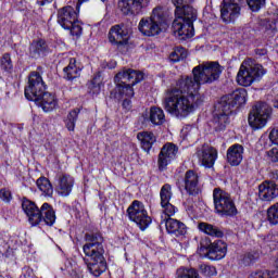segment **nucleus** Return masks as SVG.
Segmentation results:
<instances>
[{"label":"nucleus","instance_id":"nucleus-1","mask_svg":"<svg viewBox=\"0 0 278 278\" xmlns=\"http://www.w3.org/2000/svg\"><path fill=\"white\" fill-rule=\"evenodd\" d=\"M225 67L218 61H207L197 65L192 70V76H180L176 88L168 92L164 101V109L177 118H186L203 105V98L199 94V87L205 84H214L220 79Z\"/></svg>","mask_w":278,"mask_h":278},{"label":"nucleus","instance_id":"nucleus-2","mask_svg":"<svg viewBox=\"0 0 278 278\" xmlns=\"http://www.w3.org/2000/svg\"><path fill=\"white\" fill-rule=\"evenodd\" d=\"M83 262L93 277H101L108 270V260H105V238L99 228H89L84 236Z\"/></svg>","mask_w":278,"mask_h":278},{"label":"nucleus","instance_id":"nucleus-3","mask_svg":"<svg viewBox=\"0 0 278 278\" xmlns=\"http://www.w3.org/2000/svg\"><path fill=\"white\" fill-rule=\"evenodd\" d=\"M247 89H237L229 94L223 96L215 104L212 112L210 127L216 134L225 131L229 125V118L240 112V108L247 104Z\"/></svg>","mask_w":278,"mask_h":278},{"label":"nucleus","instance_id":"nucleus-4","mask_svg":"<svg viewBox=\"0 0 278 278\" xmlns=\"http://www.w3.org/2000/svg\"><path fill=\"white\" fill-rule=\"evenodd\" d=\"M175 5V20L172 23V31L178 40H190L194 38V21L199 18V13L192 3L194 0H172Z\"/></svg>","mask_w":278,"mask_h":278},{"label":"nucleus","instance_id":"nucleus-5","mask_svg":"<svg viewBox=\"0 0 278 278\" xmlns=\"http://www.w3.org/2000/svg\"><path fill=\"white\" fill-rule=\"evenodd\" d=\"M24 96L27 101H34L43 112H53L58 105L55 93L47 91V84H45L40 72L37 71L28 74V86L24 89Z\"/></svg>","mask_w":278,"mask_h":278},{"label":"nucleus","instance_id":"nucleus-6","mask_svg":"<svg viewBox=\"0 0 278 278\" xmlns=\"http://www.w3.org/2000/svg\"><path fill=\"white\" fill-rule=\"evenodd\" d=\"M22 210L28 218L30 227H38V229H45V227H53L58 216L55 215V208L48 202H45L41 207H38L36 202L29 200L27 197L22 198Z\"/></svg>","mask_w":278,"mask_h":278},{"label":"nucleus","instance_id":"nucleus-7","mask_svg":"<svg viewBox=\"0 0 278 278\" xmlns=\"http://www.w3.org/2000/svg\"><path fill=\"white\" fill-rule=\"evenodd\" d=\"M166 27H168V20L166 18V13H164V8L162 7H155L152 10L151 15L142 17L138 25L140 34L148 38L160 36Z\"/></svg>","mask_w":278,"mask_h":278},{"label":"nucleus","instance_id":"nucleus-8","mask_svg":"<svg viewBox=\"0 0 278 278\" xmlns=\"http://www.w3.org/2000/svg\"><path fill=\"white\" fill-rule=\"evenodd\" d=\"M213 203L215 214L222 218H233L239 214L236 202L231 199V193L220 188L213 190Z\"/></svg>","mask_w":278,"mask_h":278},{"label":"nucleus","instance_id":"nucleus-9","mask_svg":"<svg viewBox=\"0 0 278 278\" xmlns=\"http://www.w3.org/2000/svg\"><path fill=\"white\" fill-rule=\"evenodd\" d=\"M197 253L200 257H207L212 262H216L227 255V244L220 239L212 242L210 237L204 236L200 239Z\"/></svg>","mask_w":278,"mask_h":278},{"label":"nucleus","instance_id":"nucleus-10","mask_svg":"<svg viewBox=\"0 0 278 278\" xmlns=\"http://www.w3.org/2000/svg\"><path fill=\"white\" fill-rule=\"evenodd\" d=\"M273 116V106L266 102H256L250 110L248 123L252 131L264 129Z\"/></svg>","mask_w":278,"mask_h":278},{"label":"nucleus","instance_id":"nucleus-11","mask_svg":"<svg viewBox=\"0 0 278 278\" xmlns=\"http://www.w3.org/2000/svg\"><path fill=\"white\" fill-rule=\"evenodd\" d=\"M266 73L262 64H250L249 61H243L237 74V84L249 88L253 81H260Z\"/></svg>","mask_w":278,"mask_h":278},{"label":"nucleus","instance_id":"nucleus-12","mask_svg":"<svg viewBox=\"0 0 278 278\" xmlns=\"http://www.w3.org/2000/svg\"><path fill=\"white\" fill-rule=\"evenodd\" d=\"M126 216H128L131 223H136L140 231H147L149 226L153 223V218L149 216V212L144 207V203L140 200H135L128 206L126 211Z\"/></svg>","mask_w":278,"mask_h":278},{"label":"nucleus","instance_id":"nucleus-13","mask_svg":"<svg viewBox=\"0 0 278 278\" xmlns=\"http://www.w3.org/2000/svg\"><path fill=\"white\" fill-rule=\"evenodd\" d=\"M242 3L244 0H223L219 5L223 23L226 25L236 23V20L240 17V12H242Z\"/></svg>","mask_w":278,"mask_h":278},{"label":"nucleus","instance_id":"nucleus-14","mask_svg":"<svg viewBox=\"0 0 278 278\" xmlns=\"http://www.w3.org/2000/svg\"><path fill=\"white\" fill-rule=\"evenodd\" d=\"M151 0H119L118 8L124 16H140L149 10Z\"/></svg>","mask_w":278,"mask_h":278},{"label":"nucleus","instance_id":"nucleus-15","mask_svg":"<svg viewBox=\"0 0 278 278\" xmlns=\"http://www.w3.org/2000/svg\"><path fill=\"white\" fill-rule=\"evenodd\" d=\"M109 42L113 47H117L118 50L123 49V47H127L129 45V40L131 37L129 36V28L125 25V23H121L117 25H113L109 30Z\"/></svg>","mask_w":278,"mask_h":278},{"label":"nucleus","instance_id":"nucleus-16","mask_svg":"<svg viewBox=\"0 0 278 278\" xmlns=\"http://www.w3.org/2000/svg\"><path fill=\"white\" fill-rule=\"evenodd\" d=\"M144 80V73L140 70H134L127 66L122 67V70L114 76V84H122L125 86H137L140 81Z\"/></svg>","mask_w":278,"mask_h":278},{"label":"nucleus","instance_id":"nucleus-17","mask_svg":"<svg viewBox=\"0 0 278 278\" xmlns=\"http://www.w3.org/2000/svg\"><path fill=\"white\" fill-rule=\"evenodd\" d=\"M176 185L180 191L184 188L189 197H199L203 192L199 187V174L194 169H188L182 178V185L179 182H176Z\"/></svg>","mask_w":278,"mask_h":278},{"label":"nucleus","instance_id":"nucleus-18","mask_svg":"<svg viewBox=\"0 0 278 278\" xmlns=\"http://www.w3.org/2000/svg\"><path fill=\"white\" fill-rule=\"evenodd\" d=\"M177 153H179V147L173 142H167L162 147L157 159L160 173H164L168 168V164L177 157Z\"/></svg>","mask_w":278,"mask_h":278},{"label":"nucleus","instance_id":"nucleus-19","mask_svg":"<svg viewBox=\"0 0 278 278\" xmlns=\"http://www.w3.org/2000/svg\"><path fill=\"white\" fill-rule=\"evenodd\" d=\"M51 53V48L47 42V39L37 38L34 39L28 47V58L30 60H40L41 58H47Z\"/></svg>","mask_w":278,"mask_h":278},{"label":"nucleus","instance_id":"nucleus-20","mask_svg":"<svg viewBox=\"0 0 278 278\" xmlns=\"http://www.w3.org/2000/svg\"><path fill=\"white\" fill-rule=\"evenodd\" d=\"M139 123L141 125H147V123H152V125L160 127L166 123V115H164V110L160 106H151L150 112H143L139 117Z\"/></svg>","mask_w":278,"mask_h":278},{"label":"nucleus","instance_id":"nucleus-21","mask_svg":"<svg viewBox=\"0 0 278 278\" xmlns=\"http://www.w3.org/2000/svg\"><path fill=\"white\" fill-rule=\"evenodd\" d=\"M79 12L80 10L77 11V7L73 8L72 5H65L59 9L56 13L59 25L64 29L67 25L75 23L79 18Z\"/></svg>","mask_w":278,"mask_h":278},{"label":"nucleus","instance_id":"nucleus-22","mask_svg":"<svg viewBox=\"0 0 278 278\" xmlns=\"http://www.w3.org/2000/svg\"><path fill=\"white\" fill-rule=\"evenodd\" d=\"M199 155L202 166L205 168H213L216 160H218V150L207 143H204Z\"/></svg>","mask_w":278,"mask_h":278},{"label":"nucleus","instance_id":"nucleus-23","mask_svg":"<svg viewBox=\"0 0 278 278\" xmlns=\"http://www.w3.org/2000/svg\"><path fill=\"white\" fill-rule=\"evenodd\" d=\"M135 94L136 92L134 91L132 86L115 83V88L110 91L109 97L113 101H116V103H121L123 99L135 97Z\"/></svg>","mask_w":278,"mask_h":278},{"label":"nucleus","instance_id":"nucleus-24","mask_svg":"<svg viewBox=\"0 0 278 278\" xmlns=\"http://www.w3.org/2000/svg\"><path fill=\"white\" fill-rule=\"evenodd\" d=\"M244 147L240 143L230 146L226 153V162L230 166H240L244 160Z\"/></svg>","mask_w":278,"mask_h":278},{"label":"nucleus","instance_id":"nucleus-25","mask_svg":"<svg viewBox=\"0 0 278 278\" xmlns=\"http://www.w3.org/2000/svg\"><path fill=\"white\" fill-rule=\"evenodd\" d=\"M163 222H165L167 233L174 235L176 238H181V236H186V233H188V226H186L181 220L164 218Z\"/></svg>","mask_w":278,"mask_h":278},{"label":"nucleus","instance_id":"nucleus-26","mask_svg":"<svg viewBox=\"0 0 278 278\" xmlns=\"http://www.w3.org/2000/svg\"><path fill=\"white\" fill-rule=\"evenodd\" d=\"M73 186H75V178L70 174H63L59 178V184L56 186V192L60 197H68L73 192Z\"/></svg>","mask_w":278,"mask_h":278},{"label":"nucleus","instance_id":"nucleus-27","mask_svg":"<svg viewBox=\"0 0 278 278\" xmlns=\"http://www.w3.org/2000/svg\"><path fill=\"white\" fill-rule=\"evenodd\" d=\"M257 30L271 38L277 34V20L275 17L261 18L257 22Z\"/></svg>","mask_w":278,"mask_h":278},{"label":"nucleus","instance_id":"nucleus-28","mask_svg":"<svg viewBox=\"0 0 278 278\" xmlns=\"http://www.w3.org/2000/svg\"><path fill=\"white\" fill-rule=\"evenodd\" d=\"M260 194L264 201H273L278 197V185L273 180H266L258 186Z\"/></svg>","mask_w":278,"mask_h":278},{"label":"nucleus","instance_id":"nucleus-29","mask_svg":"<svg viewBox=\"0 0 278 278\" xmlns=\"http://www.w3.org/2000/svg\"><path fill=\"white\" fill-rule=\"evenodd\" d=\"M81 75V67L77 66V59L71 58L67 66L63 68V79L73 81Z\"/></svg>","mask_w":278,"mask_h":278},{"label":"nucleus","instance_id":"nucleus-30","mask_svg":"<svg viewBox=\"0 0 278 278\" xmlns=\"http://www.w3.org/2000/svg\"><path fill=\"white\" fill-rule=\"evenodd\" d=\"M198 229L211 238H225V231H223V228L206 222H200L198 224Z\"/></svg>","mask_w":278,"mask_h":278},{"label":"nucleus","instance_id":"nucleus-31","mask_svg":"<svg viewBox=\"0 0 278 278\" xmlns=\"http://www.w3.org/2000/svg\"><path fill=\"white\" fill-rule=\"evenodd\" d=\"M137 139L141 142V149L149 153L153 149V144L157 142V137L152 131H140Z\"/></svg>","mask_w":278,"mask_h":278},{"label":"nucleus","instance_id":"nucleus-32","mask_svg":"<svg viewBox=\"0 0 278 278\" xmlns=\"http://www.w3.org/2000/svg\"><path fill=\"white\" fill-rule=\"evenodd\" d=\"M260 257H261L260 251L252 250V251L245 252L240 256L239 264L240 266H245V267L253 266L254 264H257V262H260Z\"/></svg>","mask_w":278,"mask_h":278},{"label":"nucleus","instance_id":"nucleus-33","mask_svg":"<svg viewBox=\"0 0 278 278\" xmlns=\"http://www.w3.org/2000/svg\"><path fill=\"white\" fill-rule=\"evenodd\" d=\"M81 110H84L83 106L75 108L67 113L64 123L68 131H75V125H77V119L79 118V113L81 112Z\"/></svg>","mask_w":278,"mask_h":278},{"label":"nucleus","instance_id":"nucleus-34","mask_svg":"<svg viewBox=\"0 0 278 278\" xmlns=\"http://www.w3.org/2000/svg\"><path fill=\"white\" fill-rule=\"evenodd\" d=\"M101 71H98L91 80L87 83V90L92 97L101 93Z\"/></svg>","mask_w":278,"mask_h":278},{"label":"nucleus","instance_id":"nucleus-35","mask_svg":"<svg viewBox=\"0 0 278 278\" xmlns=\"http://www.w3.org/2000/svg\"><path fill=\"white\" fill-rule=\"evenodd\" d=\"M36 186L46 197H53V185L49 178L45 176L39 177L36 181Z\"/></svg>","mask_w":278,"mask_h":278},{"label":"nucleus","instance_id":"nucleus-36","mask_svg":"<svg viewBox=\"0 0 278 278\" xmlns=\"http://www.w3.org/2000/svg\"><path fill=\"white\" fill-rule=\"evenodd\" d=\"M0 68L3 73H7V75L14 73V63L12 62V54H10V52L2 54L0 58Z\"/></svg>","mask_w":278,"mask_h":278},{"label":"nucleus","instance_id":"nucleus-37","mask_svg":"<svg viewBox=\"0 0 278 278\" xmlns=\"http://www.w3.org/2000/svg\"><path fill=\"white\" fill-rule=\"evenodd\" d=\"M186 58H188L186 48L178 46L169 53L168 60L172 64H177V62H181V60H186Z\"/></svg>","mask_w":278,"mask_h":278},{"label":"nucleus","instance_id":"nucleus-38","mask_svg":"<svg viewBox=\"0 0 278 278\" xmlns=\"http://www.w3.org/2000/svg\"><path fill=\"white\" fill-rule=\"evenodd\" d=\"M81 25H84V22L79 21L78 18L72 24L65 26L63 29L70 31L71 36H74L77 40H79V38H81V35L84 34V27H81Z\"/></svg>","mask_w":278,"mask_h":278},{"label":"nucleus","instance_id":"nucleus-39","mask_svg":"<svg viewBox=\"0 0 278 278\" xmlns=\"http://www.w3.org/2000/svg\"><path fill=\"white\" fill-rule=\"evenodd\" d=\"M248 278H278V268L275 270L268 269H258L256 271H252Z\"/></svg>","mask_w":278,"mask_h":278},{"label":"nucleus","instance_id":"nucleus-40","mask_svg":"<svg viewBox=\"0 0 278 278\" xmlns=\"http://www.w3.org/2000/svg\"><path fill=\"white\" fill-rule=\"evenodd\" d=\"M177 278H200L199 270L195 268L180 267L176 271Z\"/></svg>","mask_w":278,"mask_h":278},{"label":"nucleus","instance_id":"nucleus-41","mask_svg":"<svg viewBox=\"0 0 278 278\" xmlns=\"http://www.w3.org/2000/svg\"><path fill=\"white\" fill-rule=\"evenodd\" d=\"M161 205L170 202L173 199V187L170 184H165L160 191Z\"/></svg>","mask_w":278,"mask_h":278},{"label":"nucleus","instance_id":"nucleus-42","mask_svg":"<svg viewBox=\"0 0 278 278\" xmlns=\"http://www.w3.org/2000/svg\"><path fill=\"white\" fill-rule=\"evenodd\" d=\"M267 220L270 225H278V202L268 207Z\"/></svg>","mask_w":278,"mask_h":278},{"label":"nucleus","instance_id":"nucleus-43","mask_svg":"<svg viewBox=\"0 0 278 278\" xmlns=\"http://www.w3.org/2000/svg\"><path fill=\"white\" fill-rule=\"evenodd\" d=\"M247 4L251 12H260L266 8V0H247Z\"/></svg>","mask_w":278,"mask_h":278},{"label":"nucleus","instance_id":"nucleus-44","mask_svg":"<svg viewBox=\"0 0 278 278\" xmlns=\"http://www.w3.org/2000/svg\"><path fill=\"white\" fill-rule=\"evenodd\" d=\"M161 207H163V213L167 216L165 218H173L170 216H175L178 212L177 206L173 205L170 202L161 204Z\"/></svg>","mask_w":278,"mask_h":278},{"label":"nucleus","instance_id":"nucleus-45","mask_svg":"<svg viewBox=\"0 0 278 278\" xmlns=\"http://www.w3.org/2000/svg\"><path fill=\"white\" fill-rule=\"evenodd\" d=\"M201 275L204 277H215L216 275V267L202 264L199 266Z\"/></svg>","mask_w":278,"mask_h":278},{"label":"nucleus","instance_id":"nucleus-46","mask_svg":"<svg viewBox=\"0 0 278 278\" xmlns=\"http://www.w3.org/2000/svg\"><path fill=\"white\" fill-rule=\"evenodd\" d=\"M0 199L4 203H11L12 201V191L8 188H2L0 189Z\"/></svg>","mask_w":278,"mask_h":278},{"label":"nucleus","instance_id":"nucleus-47","mask_svg":"<svg viewBox=\"0 0 278 278\" xmlns=\"http://www.w3.org/2000/svg\"><path fill=\"white\" fill-rule=\"evenodd\" d=\"M131 99H134V97L124 98L121 101L122 102V108H123L125 113L131 112V110L134 108V103L131 102Z\"/></svg>","mask_w":278,"mask_h":278},{"label":"nucleus","instance_id":"nucleus-48","mask_svg":"<svg viewBox=\"0 0 278 278\" xmlns=\"http://www.w3.org/2000/svg\"><path fill=\"white\" fill-rule=\"evenodd\" d=\"M255 55H258L260 58H263V55H267L268 54V49L266 48H256L254 50Z\"/></svg>","mask_w":278,"mask_h":278},{"label":"nucleus","instance_id":"nucleus-49","mask_svg":"<svg viewBox=\"0 0 278 278\" xmlns=\"http://www.w3.org/2000/svg\"><path fill=\"white\" fill-rule=\"evenodd\" d=\"M2 146V149L4 151V153L9 154L10 153V146L8 144V142L3 141L0 138V147Z\"/></svg>","mask_w":278,"mask_h":278},{"label":"nucleus","instance_id":"nucleus-50","mask_svg":"<svg viewBox=\"0 0 278 278\" xmlns=\"http://www.w3.org/2000/svg\"><path fill=\"white\" fill-rule=\"evenodd\" d=\"M117 66L116 60H111L108 62V68L109 71H113Z\"/></svg>","mask_w":278,"mask_h":278},{"label":"nucleus","instance_id":"nucleus-51","mask_svg":"<svg viewBox=\"0 0 278 278\" xmlns=\"http://www.w3.org/2000/svg\"><path fill=\"white\" fill-rule=\"evenodd\" d=\"M73 212L75 218H81V212L79 211V208H77V206H73Z\"/></svg>","mask_w":278,"mask_h":278},{"label":"nucleus","instance_id":"nucleus-52","mask_svg":"<svg viewBox=\"0 0 278 278\" xmlns=\"http://www.w3.org/2000/svg\"><path fill=\"white\" fill-rule=\"evenodd\" d=\"M88 0H77L76 7H77V12L81 10V4L86 3Z\"/></svg>","mask_w":278,"mask_h":278},{"label":"nucleus","instance_id":"nucleus-53","mask_svg":"<svg viewBox=\"0 0 278 278\" xmlns=\"http://www.w3.org/2000/svg\"><path fill=\"white\" fill-rule=\"evenodd\" d=\"M70 277L71 278H81L79 276V274L77 273V270H75V269H72V271L70 273Z\"/></svg>","mask_w":278,"mask_h":278},{"label":"nucleus","instance_id":"nucleus-54","mask_svg":"<svg viewBox=\"0 0 278 278\" xmlns=\"http://www.w3.org/2000/svg\"><path fill=\"white\" fill-rule=\"evenodd\" d=\"M53 0H38L39 5H46V3H51Z\"/></svg>","mask_w":278,"mask_h":278},{"label":"nucleus","instance_id":"nucleus-55","mask_svg":"<svg viewBox=\"0 0 278 278\" xmlns=\"http://www.w3.org/2000/svg\"><path fill=\"white\" fill-rule=\"evenodd\" d=\"M100 66L103 71H105V68H108V61H103Z\"/></svg>","mask_w":278,"mask_h":278},{"label":"nucleus","instance_id":"nucleus-56","mask_svg":"<svg viewBox=\"0 0 278 278\" xmlns=\"http://www.w3.org/2000/svg\"><path fill=\"white\" fill-rule=\"evenodd\" d=\"M3 166H5V168H10V162H8V160H4Z\"/></svg>","mask_w":278,"mask_h":278},{"label":"nucleus","instance_id":"nucleus-57","mask_svg":"<svg viewBox=\"0 0 278 278\" xmlns=\"http://www.w3.org/2000/svg\"><path fill=\"white\" fill-rule=\"evenodd\" d=\"M37 71H42V66H38V67H37Z\"/></svg>","mask_w":278,"mask_h":278},{"label":"nucleus","instance_id":"nucleus-58","mask_svg":"<svg viewBox=\"0 0 278 278\" xmlns=\"http://www.w3.org/2000/svg\"><path fill=\"white\" fill-rule=\"evenodd\" d=\"M188 210H192V206H188Z\"/></svg>","mask_w":278,"mask_h":278},{"label":"nucleus","instance_id":"nucleus-59","mask_svg":"<svg viewBox=\"0 0 278 278\" xmlns=\"http://www.w3.org/2000/svg\"><path fill=\"white\" fill-rule=\"evenodd\" d=\"M61 270H64V267H61Z\"/></svg>","mask_w":278,"mask_h":278},{"label":"nucleus","instance_id":"nucleus-60","mask_svg":"<svg viewBox=\"0 0 278 278\" xmlns=\"http://www.w3.org/2000/svg\"><path fill=\"white\" fill-rule=\"evenodd\" d=\"M101 1L105 2V0H101Z\"/></svg>","mask_w":278,"mask_h":278},{"label":"nucleus","instance_id":"nucleus-61","mask_svg":"<svg viewBox=\"0 0 278 278\" xmlns=\"http://www.w3.org/2000/svg\"><path fill=\"white\" fill-rule=\"evenodd\" d=\"M277 179H278V176H277Z\"/></svg>","mask_w":278,"mask_h":278}]
</instances>
